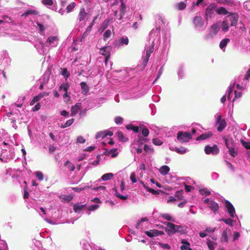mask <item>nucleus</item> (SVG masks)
I'll use <instances>...</instances> for the list:
<instances>
[{"instance_id": "obj_1", "label": "nucleus", "mask_w": 250, "mask_h": 250, "mask_svg": "<svg viewBox=\"0 0 250 250\" xmlns=\"http://www.w3.org/2000/svg\"><path fill=\"white\" fill-rule=\"evenodd\" d=\"M167 226L165 229L166 232L169 235L176 232H179L181 234L185 233L186 229L184 226H178L170 222H166L164 223Z\"/></svg>"}, {"instance_id": "obj_2", "label": "nucleus", "mask_w": 250, "mask_h": 250, "mask_svg": "<svg viewBox=\"0 0 250 250\" xmlns=\"http://www.w3.org/2000/svg\"><path fill=\"white\" fill-rule=\"evenodd\" d=\"M220 28L219 23L216 22L213 24L209 28L208 33L205 36L207 40L213 39L218 33Z\"/></svg>"}, {"instance_id": "obj_3", "label": "nucleus", "mask_w": 250, "mask_h": 250, "mask_svg": "<svg viewBox=\"0 0 250 250\" xmlns=\"http://www.w3.org/2000/svg\"><path fill=\"white\" fill-rule=\"evenodd\" d=\"M217 8V5L215 3H211L206 8L205 12V18L208 21L212 18L214 11Z\"/></svg>"}, {"instance_id": "obj_4", "label": "nucleus", "mask_w": 250, "mask_h": 250, "mask_svg": "<svg viewBox=\"0 0 250 250\" xmlns=\"http://www.w3.org/2000/svg\"><path fill=\"white\" fill-rule=\"evenodd\" d=\"M192 138V134L188 132L180 131L177 134V139L181 143L188 142Z\"/></svg>"}, {"instance_id": "obj_5", "label": "nucleus", "mask_w": 250, "mask_h": 250, "mask_svg": "<svg viewBox=\"0 0 250 250\" xmlns=\"http://www.w3.org/2000/svg\"><path fill=\"white\" fill-rule=\"evenodd\" d=\"M111 49V48L110 46L103 47V48H102L100 49V54L104 56L105 57L104 62L106 65L107 63L108 59L110 57Z\"/></svg>"}, {"instance_id": "obj_6", "label": "nucleus", "mask_w": 250, "mask_h": 250, "mask_svg": "<svg viewBox=\"0 0 250 250\" xmlns=\"http://www.w3.org/2000/svg\"><path fill=\"white\" fill-rule=\"evenodd\" d=\"M204 150L207 154H212L213 155H216L219 152V149L216 145H214L213 146H206Z\"/></svg>"}, {"instance_id": "obj_7", "label": "nucleus", "mask_w": 250, "mask_h": 250, "mask_svg": "<svg viewBox=\"0 0 250 250\" xmlns=\"http://www.w3.org/2000/svg\"><path fill=\"white\" fill-rule=\"evenodd\" d=\"M193 22L196 28H201L204 24V21L200 16H195L193 18Z\"/></svg>"}, {"instance_id": "obj_8", "label": "nucleus", "mask_w": 250, "mask_h": 250, "mask_svg": "<svg viewBox=\"0 0 250 250\" xmlns=\"http://www.w3.org/2000/svg\"><path fill=\"white\" fill-rule=\"evenodd\" d=\"M225 207L227 208L228 213L231 218L234 217L235 209L233 205L229 201H225Z\"/></svg>"}, {"instance_id": "obj_9", "label": "nucleus", "mask_w": 250, "mask_h": 250, "mask_svg": "<svg viewBox=\"0 0 250 250\" xmlns=\"http://www.w3.org/2000/svg\"><path fill=\"white\" fill-rule=\"evenodd\" d=\"M228 17H229V20L230 22V26H236L238 21V16L237 14L235 13H233L230 12L229 14Z\"/></svg>"}, {"instance_id": "obj_10", "label": "nucleus", "mask_w": 250, "mask_h": 250, "mask_svg": "<svg viewBox=\"0 0 250 250\" xmlns=\"http://www.w3.org/2000/svg\"><path fill=\"white\" fill-rule=\"evenodd\" d=\"M217 121V123H219V125L217 127V130L219 132H221L226 127V122L224 119H221V115L218 116Z\"/></svg>"}, {"instance_id": "obj_11", "label": "nucleus", "mask_w": 250, "mask_h": 250, "mask_svg": "<svg viewBox=\"0 0 250 250\" xmlns=\"http://www.w3.org/2000/svg\"><path fill=\"white\" fill-rule=\"evenodd\" d=\"M81 108L82 104L80 103H77L74 105L72 106L71 108V116H75Z\"/></svg>"}, {"instance_id": "obj_12", "label": "nucleus", "mask_w": 250, "mask_h": 250, "mask_svg": "<svg viewBox=\"0 0 250 250\" xmlns=\"http://www.w3.org/2000/svg\"><path fill=\"white\" fill-rule=\"evenodd\" d=\"M212 136V133L211 132H205L200 135L196 138L197 141L204 140L209 138Z\"/></svg>"}, {"instance_id": "obj_13", "label": "nucleus", "mask_w": 250, "mask_h": 250, "mask_svg": "<svg viewBox=\"0 0 250 250\" xmlns=\"http://www.w3.org/2000/svg\"><path fill=\"white\" fill-rule=\"evenodd\" d=\"M181 243L183 244L180 247L181 250H192V249L189 247L190 244L187 240L182 239Z\"/></svg>"}, {"instance_id": "obj_14", "label": "nucleus", "mask_w": 250, "mask_h": 250, "mask_svg": "<svg viewBox=\"0 0 250 250\" xmlns=\"http://www.w3.org/2000/svg\"><path fill=\"white\" fill-rule=\"evenodd\" d=\"M215 11L218 15H225L228 14H229L230 12H229L225 7H220L218 8H216L215 9Z\"/></svg>"}, {"instance_id": "obj_15", "label": "nucleus", "mask_w": 250, "mask_h": 250, "mask_svg": "<svg viewBox=\"0 0 250 250\" xmlns=\"http://www.w3.org/2000/svg\"><path fill=\"white\" fill-rule=\"evenodd\" d=\"M121 4L120 6V14L119 18V20H121L123 19V16L125 13L126 6L123 2V0H121Z\"/></svg>"}, {"instance_id": "obj_16", "label": "nucleus", "mask_w": 250, "mask_h": 250, "mask_svg": "<svg viewBox=\"0 0 250 250\" xmlns=\"http://www.w3.org/2000/svg\"><path fill=\"white\" fill-rule=\"evenodd\" d=\"M230 230L229 229H226L224 230L222 234V237L221 238V241L222 242H228V232H230Z\"/></svg>"}, {"instance_id": "obj_17", "label": "nucleus", "mask_w": 250, "mask_h": 250, "mask_svg": "<svg viewBox=\"0 0 250 250\" xmlns=\"http://www.w3.org/2000/svg\"><path fill=\"white\" fill-rule=\"evenodd\" d=\"M209 207L210 209L215 212L219 208L218 204L214 201H211L209 203Z\"/></svg>"}, {"instance_id": "obj_18", "label": "nucleus", "mask_w": 250, "mask_h": 250, "mask_svg": "<svg viewBox=\"0 0 250 250\" xmlns=\"http://www.w3.org/2000/svg\"><path fill=\"white\" fill-rule=\"evenodd\" d=\"M116 135L118 137L119 140L121 142H126L128 140V138L125 137L123 133L120 131L117 132Z\"/></svg>"}, {"instance_id": "obj_19", "label": "nucleus", "mask_w": 250, "mask_h": 250, "mask_svg": "<svg viewBox=\"0 0 250 250\" xmlns=\"http://www.w3.org/2000/svg\"><path fill=\"white\" fill-rule=\"evenodd\" d=\"M225 141V144L228 148H233L235 144L233 140L232 139H227L226 138H224Z\"/></svg>"}, {"instance_id": "obj_20", "label": "nucleus", "mask_w": 250, "mask_h": 250, "mask_svg": "<svg viewBox=\"0 0 250 250\" xmlns=\"http://www.w3.org/2000/svg\"><path fill=\"white\" fill-rule=\"evenodd\" d=\"M170 168L169 167L167 166H163L161 167V168L159 169V171L160 173L162 175H167L168 172L169 171Z\"/></svg>"}, {"instance_id": "obj_21", "label": "nucleus", "mask_w": 250, "mask_h": 250, "mask_svg": "<svg viewBox=\"0 0 250 250\" xmlns=\"http://www.w3.org/2000/svg\"><path fill=\"white\" fill-rule=\"evenodd\" d=\"M87 13L85 12V10L83 8L81 9L78 16V19L80 21H81L84 20L85 18Z\"/></svg>"}, {"instance_id": "obj_22", "label": "nucleus", "mask_w": 250, "mask_h": 250, "mask_svg": "<svg viewBox=\"0 0 250 250\" xmlns=\"http://www.w3.org/2000/svg\"><path fill=\"white\" fill-rule=\"evenodd\" d=\"M39 14V12L35 10H28L26 11L23 14L21 15V17H27L29 15H37Z\"/></svg>"}, {"instance_id": "obj_23", "label": "nucleus", "mask_w": 250, "mask_h": 250, "mask_svg": "<svg viewBox=\"0 0 250 250\" xmlns=\"http://www.w3.org/2000/svg\"><path fill=\"white\" fill-rule=\"evenodd\" d=\"M229 26L227 20H224L222 22V30L224 32H226L229 30Z\"/></svg>"}, {"instance_id": "obj_24", "label": "nucleus", "mask_w": 250, "mask_h": 250, "mask_svg": "<svg viewBox=\"0 0 250 250\" xmlns=\"http://www.w3.org/2000/svg\"><path fill=\"white\" fill-rule=\"evenodd\" d=\"M230 42V40L229 38H225L222 40L219 44V47L221 49H223L225 48L227 44Z\"/></svg>"}, {"instance_id": "obj_25", "label": "nucleus", "mask_w": 250, "mask_h": 250, "mask_svg": "<svg viewBox=\"0 0 250 250\" xmlns=\"http://www.w3.org/2000/svg\"><path fill=\"white\" fill-rule=\"evenodd\" d=\"M126 128L128 130H132L135 132L137 133L140 130V127L138 126H134L132 124L128 125L126 126Z\"/></svg>"}, {"instance_id": "obj_26", "label": "nucleus", "mask_w": 250, "mask_h": 250, "mask_svg": "<svg viewBox=\"0 0 250 250\" xmlns=\"http://www.w3.org/2000/svg\"><path fill=\"white\" fill-rule=\"evenodd\" d=\"M157 229H153V230H150L148 231H146L145 232V233L149 237H152L154 236H157Z\"/></svg>"}, {"instance_id": "obj_27", "label": "nucleus", "mask_w": 250, "mask_h": 250, "mask_svg": "<svg viewBox=\"0 0 250 250\" xmlns=\"http://www.w3.org/2000/svg\"><path fill=\"white\" fill-rule=\"evenodd\" d=\"M64 166L67 167L68 169L71 171H74L75 168V166L68 160L66 161L65 163Z\"/></svg>"}, {"instance_id": "obj_28", "label": "nucleus", "mask_w": 250, "mask_h": 250, "mask_svg": "<svg viewBox=\"0 0 250 250\" xmlns=\"http://www.w3.org/2000/svg\"><path fill=\"white\" fill-rule=\"evenodd\" d=\"M84 207V205H80L79 204H76L73 206V209L75 212H79L82 210Z\"/></svg>"}, {"instance_id": "obj_29", "label": "nucleus", "mask_w": 250, "mask_h": 250, "mask_svg": "<svg viewBox=\"0 0 250 250\" xmlns=\"http://www.w3.org/2000/svg\"><path fill=\"white\" fill-rule=\"evenodd\" d=\"M183 190H179L177 191L175 193V197L177 198L178 200H184L185 199L183 198Z\"/></svg>"}, {"instance_id": "obj_30", "label": "nucleus", "mask_w": 250, "mask_h": 250, "mask_svg": "<svg viewBox=\"0 0 250 250\" xmlns=\"http://www.w3.org/2000/svg\"><path fill=\"white\" fill-rule=\"evenodd\" d=\"M113 176V174L111 173H108L104 174L102 177V179L103 181H107L111 179Z\"/></svg>"}, {"instance_id": "obj_31", "label": "nucleus", "mask_w": 250, "mask_h": 250, "mask_svg": "<svg viewBox=\"0 0 250 250\" xmlns=\"http://www.w3.org/2000/svg\"><path fill=\"white\" fill-rule=\"evenodd\" d=\"M174 150L180 154H184L187 151V149L184 147H175Z\"/></svg>"}, {"instance_id": "obj_32", "label": "nucleus", "mask_w": 250, "mask_h": 250, "mask_svg": "<svg viewBox=\"0 0 250 250\" xmlns=\"http://www.w3.org/2000/svg\"><path fill=\"white\" fill-rule=\"evenodd\" d=\"M69 88V84L68 83H64L62 84H61L59 87L60 90H63L65 92H67L68 88Z\"/></svg>"}, {"instance_id": "obj_33", "label": "nucleus", "mask_w": 250, "mask_h": 250, "mask_svg": "<svg viewBox=\"0 0 250 250\" xmlns=\"http://www.w3.org/2000/svg\"><path fill=\"white\" fill-rule=\"evenodd\" d=\"M74 119H71L68 120L66 122V123L61 126V127L62 128L70 126L74 122Z\"/></svg>"}, {"instance_id": "obj_34", "label": "nucleus", "mask_w": 250, "mask_h": 250, "mask_svg": "<svg viewBox=\"0 0 250 250\" xmlns=\"http://www.w3.org/2000/svg\"><path fill=\"white\" fill-rule=\"evenodd\" d=\"M80 85H81V88L85 92H88V91H89V87L88 86V85H87V84L85 83V82H82L81 83H80Z\"/></svg>"}, {"instance_id": "obj_35", "label": "nucleus", "mask_w": 250, "mask_h": 250, "mask_svg": "<svg viewBox=\"0 0 250 250\" xmlns=\"http://www.w3.org/2000/svg\"><path fill=\"white\" fill-rule=\"evenodd\" d=\"M76 3L74 2L70 3L66 7V11L67 13L70 12L75 7Z\"/></svg>"}, {"instance_id": "obj_36", "label": "nucleus", "mask_w": 250, "mask_h": 250, "mask_svg": "<svg viewBox=\"0 0 250 250\" xmlns=\"http://www.w3.org/2000/svg\"><path fill=\"white\" fill-rule=\"evenodd\" d=\"M177 7L178 10H182L185 9L186 4L184 2L181 1L177 5Z\"/></svg>"}, {"instance_id": "obj_37", "label": "nucleus", "mask_w": 250, "mask_h": 250, "mask_svg": "<svg viewBox=\"0 0 250 250\" xmlns=\"http://www.w3.org/2000/svg\"><path fill=\"white\" fill-rule=\"evenodd\" d=\"M199 192L203 195L208 196L210 194V192L207 188L201 189L199 190Z\"/></svg>"}, {"instance_id": "obj_38", "label": "nucleus", "mask_w": 250, "mask_h": 250, "mask_svg": "<svg viewBox=\"0 0 250 250\" xmlns=\"http://www.w3.org/2000/svg\"><path fill=\"white\" fill-rule=\"evenodd\" d=\"M144 149L146 153L144 154V155H146L147 152H153V149L147 145H145L144 147Z\"/></svg>"}, {"instance_id": "obj_39", "label": "nucleus", "mask_w": 250, "mask_h": 250, "mask_svg": "<svg viewBox=\"0 0 250 250\" xmlns=\"http://www.w3.org/2000/svg\"><path fill=\"white\" fill-rule=\"evenodd\" d=\"M117 148L112 149L108 152V154H111V157L113 158L116 157L118 154V152H117Z\"/></svg>"}, {"instance_id": "obj_40", "label": "nucleus", "mask_w": 250, "mask_h": 250, "mask_svg": "<svg viewBox=\"0 0 250 250\" xmlns=\"http://www.w3.org/2000/svg\"><path fill=\"white\" fill-rule=\"evenodd\" d=\"M220 220L224 221L226 224L230 226H232L233 225V220L231 218L227 219H222Z\"/></svg>"}, {"instance_id": "obj_41", "label": "nucleus", "mask_w": 250, "mask_h": 250, "mask_svg": "<svg viewBox=\"0 0 250 250\" xmlns=\"http://www.w3.org/2000/svg\"><path fill=\"white\" fill-rule=\"evenodd\" d=\"M58 38L56 36H50L48 38L47 42H48L49 44H51L52 43H53L54 41H57Z\"/></svg>"}, {"instance_id": "obj_42", "label": "nucleus", "mask_w": 250, "mask_h": 250, "mask_svg": "<svg viewBox=\"0 0 250 250\" xmlns=\"http://www.w3.org/2000/svg\"><path fill=\"white\" fill-rule=\"evenodd\" d=\"M242 145L247 149H250V142H246L243 140H241Z\"/></svg>"}, {"instance_id": "obj_43", "label": "nucleus", "mask_w": 250, "mask_h": 250, "mask_svg": "<svg viewBox=\"0 0 250 250\" xmlns=\"http://www.w3.org/2000/svg\"><path fill=\"white\" fill-rule=\"evenodd\" d=\"M111 32L110 30H106L103 35L104 40L105 41L107 38H108L111 36Z\"/></svg>"}, {"instance_id": "obj_44", "label": "nucleus", "mask_w": 250, "mask_h": 250, "mask_svg": "<svg viewBox=\"0 0 250 250\" xmlns=\"http://www.w3.org/2000/svg\"><path fill=\"white\" fill-rule=\"evenodd\" d=\"M149 131L146 127H144L142 128V134L144 137L147 136L149 134Z\"/></svg>"}, {"instance_id": "obj_45", "label": "nucleus", "mask_w": 250, "mask_h": 250, "mask_svg": "<svg viewBox=\"0 0 250 250\" xmlns=\"http://www.w3.org/2000/svg\"><path fill=\"white\" fill-rule=\"evenodd\" d=\"M114 121L116 124H121L123 123L124 119L120 116H117L115 117Z\"/></svg>"}, {"instance_id": "obj_46", "label": "nucleus", "mask_w": 250, "mask_h": 250, "mask_svg": "<svg viewBox=\"0 0 250 250\" xmlns=\"http://www.w3.org/2000/svg\"><path fill=\"white\" fill-rule=\"evenodd\" d=\"M106 137V135L105 134V131H101L98 132L96 135V138H104Z\"/></svg>"}, {"instance_id": "obj_47", "label": "nucleus", "mask_w": 250, "mask_h": 250, "mask_svg": "<svg viewBox=\"0 0 250 250\" xmlns=\"http://www.w3.org/2000/svg\"><path fill=\"white\" fill-rule=\"evenodd\" d=\"M36 175L37 178L40 180L42 181L43 179V175L42 172L37 171L36 172Z\"/></svg>"}, {"instance_id": "obj_48", "label": "nucleus", "mask_w": 250, "mask_h": 250, "mask_svg": "<svg viewBox=\"0 0 250 250\" xmlns=\"http://www.w3.org/2000/svg\"><path fill=\"white\" fill-rule=\"evenodd\" d=\"M120 43L122 44H125L126 45H127L128 44V39L127 37L124 38L122 37L120 40Z\"/></svg>"}, {"instance_id": "obj_49", "label": "nucleus", "mask_w": 250, "mask_h": 250, "mask_svg": "<svg viewBox=\"0 0 250 250\" xmlns=\"http://www.w3.org/2000/svg\"><path fill=\"white\" fill-rule=\"evenodd\" d=\"M229 149V154L234 157L237 155V152H236L234 150V148H228Z\"/></svg>"}, {"instance_id": "obj_50", "label": "nucleus", "mask_w": 250, "mask_h": 250, "mask_svg": "<svg viewBox=\"0 0 250 250\" xmlns=\"http://www.w3.org/2000/svg\"><path fill=\"white\" fill-rule=\"evenodd\" d=\"M42 2L45 5L51 6L53 4L52 0H42Z\"/></svg>"}, {"instance_id": "obj_51", "label": "nucleus", "mask_w": 250, "mask_h": 250, "mask_svg": "<svg viewBox=\"0 0 250 250\" xmlns=\"http://www.w3.org/2000/svg\"><path fill=\"white\" fill-rule=\"evenodd\" d=\"M153 143L156 146H160L162 144V142L158 138H155L152 140Z\"/></svg>"}, {"instance_id": "obj_52", "label": "nucleus", "mask_w": 250, "mask_h": 250, "mask_svg": "<svg viewBox=\"0 0 250 250\" xmlns=\"http://www.w3.org/2000/svg\"><path fill=\"white\" fill-rule=\"evenodd\" d=\"M85 142V139L82 136H79L77 137V143L83 144Z\"/></svg>"}, {"instance_id": "obj_53", "label": "nucleus", "mask_w": 250, "mask_h": 250, "mask_svg": "<svg viewBox=\"0 0 250 250\" xmlns=\"http://www.w3.org/2000/svg\"><path fill=\"white\" fill-rule=\"evenodd\" d=\"M243 6L245 9L250 11V3L248 0L244 2Z\"/></svg>"}, {"instance_id": "obj_54", "label": "nucleus", "mask_w": 250, "mask_h": 250, "mask_svg": "<svg viewBox=\"0 0 250 250\" xmlns=\"http://www.w3.org/2000/svg\"><path fill=\"white\" fill-rule=\"evenodd\" d=\"M39 100H40V97L39 98V96H38V95L35 96L32 99V100L30 102V105H34L36 102H38Z\"/></svg>"}, {"instance_id": "obj_55", "label": "nucleus", "mask_w": 250, "mask_h": 250, "mask_svg": "<svg viewBox=\"0 0 250 250\" xmlns=\"http://www.w3.org/2000/svg\"><path fill=\"white\" fill-rule=\"evenodd\" d=\"M150 56V55L146 54V58L144 59L143 62V64L144 67H145L146 66V65L147 64Z\"/></svg>"}, {"instance_id": "obj_56", "label": "nucleus", "mask_w": 250, "mask_h": 250, "mask_svg": "<svg viewBox=\"0 0 250 250\" xmlns=\"http://www.w3.org/2000/svg\"><path fill=\"white\" fill-rule=\"evenodd\" d=\"M162 217L167 221H173L172 217L168 214H164L162 215Z\"/></svg>"}, {"instance_id": "obj_57", "label": "nucleus", "mask_w": 250, "mask_h": 250, "mask_svg": "<svg viewBox=\"0 0 250 250\" xmlns=\"http://www.w3.org/2000/svg\"><path fill=\"white\" fill-rule=\"evenodd\" d=\"M207 245L209 250H214V247L213 246V243L211 241H208L207 242Z\"/></svg>"}, {"instance_id": "obj_58", "label": "nucleus", "mask_w": 250, "mask_h": 250, "mask_svg": "<svg viewBox=\"0 0 250 250\" xmlns=\"http://www.w3.org/2000/svg\"><path fill=\"white\" fill-rule=\"evenodd\" d=\"M130 180L133 183H135L137 182V180L136 178V175L134 172H132L131 174L130 177Z\"/></svg>"}, {"instance_id": "obj_59", "label": "nucleus", "mask_w": 250, "mask_h": 250, "mask_svg": "<svg viewBox=\"0 0 250 250\" xmlns=\"http://www.w3.org/2000/svg\"><path fill=\"white\" fill-rule=\"evenodd\" d=\"M159 245L163 248L166 249H170V246L167 244H163L162 243H159Z\"/></svg>"}, {"instance_id": "obj_60", "label": "nucleus", "mask_w": 250, "mask_h": 250, "mask_svg": "<svg viewBox=\"0 0 250 250\" xmlns=\"http://www.w3.org/2000/svg\"><path fill=\"white\" fill-rule=\"evenodd\" d=\"M147 191L154 195H157L159 193L158 190H155L151 188H147Z\"/></svg>"}, {"instance_id": "obj_61", "label": "nucleus", "mask_w": 250, "mask_h": 250, "mask_svg": "<svg viewBox=\"0 0 250 250\" xmlns=\"http://www.w3.org/2000/svg\"><path fill=\"white\" fill-rule=\"evenodd\" d=\"M240 234L239 232H235L233 233V241H234L238 239L239 238V237H240Z\"/></svg>"}, {"instance_id": "obj_62", "label": "nucleus", "mask_w": 250, "mask_h": 250, "mask_svg": "<svg viewBox=\"0 0 250 250\" xmlns=\"http://www.w3.org/2000/svg\"><path fill=\"white\" fill-rule=\"evenodd\" d=\"M41 108V104L40 103H38L32 109L33 111H38Z\"/></svg>"}, {"instance_id": "obj_63", "label": "nucleus", "mask_w": 250, "mask_h": 250, "mask_svg": "<svg viewBox=\"0 0 250 250\" xmlns=\"http://www.w3.org/2000/svg\"><path fill=\"white\" fill-rule=\"evenodd\" d=\"M226 163L227 165V166L231 169L232 171H234L235 169L233 166L229 161H226Z\"/></svg>"}, {"instance_id": "obj_64", "label": "nucleus", "mask_w": 250, "mask_h": 250, "mask_svg": "<svg viewBox=\"0 0 250 250\" xmlns=\"http://www.w3.org/2000/svg\"><path fill=\"white\" fill-rule=\"evenodd\" d=\"M73 199V197L70 195H64L63 199L67 202L71 201Z\"/></svg>"}]
</instances>
